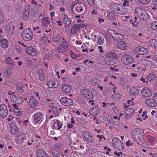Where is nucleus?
<instances>
[{"instance_id":"obj_54","label":"nucleus","mask_w":157,"mask_h":157,"mask_svg":"<svg viewBox=\"0 0 157 157\" xmlns=\"http://www.w3.org/2000/svg\"><path fill=\"white\" fill-rule=\"evenodd\" d=\"M88 2L91 6H92L94 5V0H87Z\"/></svg>"},{"instance_id":"obj_6","label":"nucleus","mask_w":157,"mask_h":157,"mask_svg":"<svg viewBox=\"0 0 157 157\" xmlns=\"http://www.w3.org/2000/svg\"><path fill=\"white\" fill-rule=\"evenodd\" d=\"M86 26V25L81 23L78 24H75L73 25L70 31V33L71 35L75 34L77 31L82 28H84Z\"/></svg>"},{"instance_id":"obj_16","label":"nucleus","mask_w":157,"mask_h":157,"mask_svg":"<svg viewBox=\"0 0 157 157\" xmlns=\"http://www.w3.org/2000/svg\"><path fill=\"white\" fill-rule=\"evenodd\" d=\"M145 103L146 105L150 107H155L157 105L156 100L153 98L146 100Z\"/></svg>"},{"instance_id":"obj_7","label":"nucleus","mask_w":157,"mask_h":157,"mask_svg":"<svg viewBox=\"0 0 157 157\" xmlns=\"http://www.w3.org/2000/svg\"><path fill=\"white\" fill-rule=\"evenodd\" d=\"M122 62L124 64L128 65L134 62V59L132 57L128 55H123L121 58Z\"/></svg>"},{"instance_id":"obj_10","label":"nucleus","mask_w":157,"mask_h":157,"mask_svg":"<svg viewBox=\"0 0 157 157\" xmlns=\"http://www.w3.org/2000/svg\"><path fill=\"white\" fill-rule=\"evenodd\" d=\"M8 109L6 105L5 104L0 105V116L2 117H5L7 115Z\"/></svg>"},{"instance_id":"obj_38","label":"nucleus","mask_w":157,"mask_h":157,"mask_svg":"<svg viewBox=\"0 0 157 157\" xmlns=\"http://www.w3.org/2000/svg\"><path fill=\"white\" fill-rule=\"evenodd\" d=\"M156 78V75L153 73H151L146 77L147 79L149 81H153Z\"/></svg>"},{"instance_id":"obj_60","label":"nucleus","mask_w":157,"mask_h":157,"mask_svg":"<svg viewBox=\"0 0 157 157\" xmlns=\"http://www.w3.org/2000/svg\"><path fill=\"white\" fill-rule=\"evenodd\" d=\"M74 125V124L69 123L67 125V128H68L70 129L72 128Z\"/></svg>"},{"instance_id":"obj_63","label":"nucleus","mask_w":157,"mask_h":157,"mask_svg":"<svg viewBox=\"0 0 157 157\" xmlns=\"http://www.w3.org/2000/svg\"><path fill=\"white\" fill-rule=\"evenodd\" d=\"M98 49L99 50V51L100 52H103L104 51L102 50V47L101 46H99L98 47Z\"/></svg>"},{"instance_id":"obj_51","label":"nucleus","mask_w":157,"mask_h":157,"mask_svg":"<svg viewBox=\"0 0 157 157\" xmlns=\"http://www.w3.org/2000/svg\"><path fill=\"white\" fill-rule=\"evenodd\" d=\"M140 2L143 4H147L149 3L150 0H139Z\"/></svg>"},{"instance_id":"obj_45","label":"nucleus","mask_w":157,"mask_h":157,"mask_svg":"<svg viewBox=\"0 0 157 157\" xmlns=\"http://www.w3.org/2000/svg\"><path fill=\"white\" fill-rule=\"evenodd\" d=\"M60 36L58 35H54L53 36V40L55 42L58 43L60 39Z\"/></svg>"},{"instance_id":"obj_61","label":"nucleus","mask_w":157,"mask_h":157,"mask_svg":"<svg viewBox=\"0 0 157 157\" xmlns=\"http://www.w3.org/2000/svg\"><path fill=\"white\" fill-rule=\"evenodd\" d=\"M123 5L124 6H129V3L126 0L123 3Z\"/></svg>"},{"instance_id":"obj_34","label":"nucleus","mask_w":157,"mask_h":157,"mask_svg":"<svg viewBox=\"0 0 157 157\" xmlns=\"http://www.w3.org/2000/svg\"><path fill=\"white\" fill-rule=\"evenodd\" d=\"M106 56L108 58L112 59H117L118 57L117 55L113 52H107L106 54Z\"/></svg>"},{"instance_id":"obj_9","label":"nucleus","mask_w":157,"mask_h":157,"mask_svg":"<svg viewBox=\"0 0 157 157\" xmlns=\"http://www.w3.org/2000/svg\"><path fill=\"white\" fill-rule=\"evenodd\" d=\"M142 95L146 97H148L152 95V93L151 90L147 87H145L141 90Z\"/></svg>"},{"instance_id":"obj_2","label":"nucleus","mask_w":157,"mask_h":157,"mask_svg":"<svg viewBox=\"0 0 157 157\" xmlns=\"http://www.w3.org/2000/svg\"><path fill=\"white\" fill-rule=\"evenodd\" d=\"M109 8L112 11L120 14H124L127 11L126 8H121V5L116 3H111L109 6Z\"/></svg>"},{"instance_id":"obj_47","label":"nucleus","mask_w":157,"mask_h":157,"mask_svg":"<svg viewBox=\"0 0 157 157\" xmlns=\"http://www.w3.org/2000/svg\"><path fill=\"white\" fill-rule=\"evenodd\" d=\"M80 1H74L71 4L70 7L71 9H73L74 7L75 6H76L79 3Z\"/></svg>"},{"instance_id":"obj_32","label":"nucleus","mask_w":157,"mask_h":157,"mask_svg":"<svg viewBox=\"0 0 157 157\" xmlns=\"http://www.w3.org/2000/svg\"><path fill=\"white\" fill-rule=\"evenodd\" d=\"M48 18H43L41 20V24L42 26L45 27H47L50 23V21Z\"/></svg>"},{"instance_id":"obj_58","label":"nucleus","mask_w":157,"mask_h":157,"mask_svg":"<svg viewBox=\"0 0 157 157\" xmlns=\"http://www.w3.org/2000/svg\"><path fill=\"white\" fill-rule=\"evenodd\" d=\"M114 154L116 155L117 156L119 157L121 155H122L123 154V153L121 152L117 153V151H115L114 152Z\"/></svg>"},{"instance_id":"obj_48","label":"nucleus","mask_w":157,"mask_h":157,"mask_svg":"<svg viewBox=\"0 0 157 157\" xmlns=\"http://www.w3.org/2000/svg\"><path fill=\"white\" fill-rule=\"evenodd\" d=\"M13 111L14 114L18 116L21 115V112L20 110L18 109H13Z\"/></svg>"},{"instance_id":"obj_28","label":"nucleus","mask_w":157,"mask_h":157,"mask_svg":"<svg viewBox=\"0 0 157 157\" xmlns=\"http://www.w3.org/2000/svg\"><path fill=\"white\" fill-rule=\"evenodd\" d=\"M37 73L39 76V79L40 80L43 81L45 79V75L43 71L40 69L37 70Z\"/></svg>"},{"instance_id":"obj_24","label":"nucleus","mask_w":157,"mask_h":157,"mask_svg":"<svg viewBox=\"0 0 157 157\" xmlns=\"http://www.w3.org/2000/svg\"><path fill=\"white\" fill-rule=\"evenodd\" d=\"M37 157H48L45 152L42 149H39L37 150L36 152Z\"/></svg>"},{"instance_id":"obj_15","label":"nucleus","mask_w":157,"mask_h":157,"mask_svg":"<svg viewBox=\"0 0 157 157\" xmlns=\"http://www.w3.org/2000/svg\"><path fill=\"white\" fill-rule=\"evenodd\" d=\"M38 104V101L35 99L33 97L31 96L29 102V105L30 108L32 109H34L37 106Z\"/></svg>"},{"instance_id":"obj_41","label":"nucleus","mask_w":157,"mask_h":157,"mask_svg":"<svg viewBox=\"0 0 157 157\" xmlns=\"http://www.w3.org/2000/svg\"><path fill=\"white\" fill-rule=\"evenodd\" d=\"M121 95L119 94L116 93L112 95V98L115 100H119L121 98Z\"/></svg>"},{"instance_id":"obj_37","label":"nucleus","mask_w":157,"mask_h":157,"mask_svg":"<svg viewBox=\"0 0 157 157\" xmlns=\"http://www.w3.org/2000/svg\"><path fill=\"white\" fill-rule=\"evenodd\" d=\"M104 39L102 36H98L97 39V43L99 45H103L104 43Z\"/></svg>"},{"instance_id":"obj_31","label":"nucleus","mask_w":157,"mask_h":157,"mask_svg":"<svg viewBox=\"0 0 157 157\" xmlns=\"http://www.w3.org/2000/svg\"><path fill=\"white\" fill-rule=\"evenodd\" d=\"M75 11L78 13L82 12L83 11V5L80 4L79 3L75 7Z\"/></svg>"},{"instance_id":"obj_39","label":"nucleus","mask_w":157,"mask_h":157,"mask_svg":"<svg viewBox=\"0 0 157 157\" xmlns=\"http://www.w3.org/2000/svg\"><path fill=\"white\" fill-rule=\"evenodd\" d=\"M107 17V18L110 20H113L115 19V14L113 12H109Z\"/></svg>"},{"instance_id":"obj_55","label":"nucleus","mask_w":157,"mask_h":157,"mask_svg":"<svg viewBox=\"0 0 157 157\" xmlns=\"http://www.w3.org/2000/svg\"><path fill=\"white\" fill-rule=\"evenodd\" d=\"M11 30V29L9 26H6L5 28V31L8 34Z\"/></svg>"},{"instance_id":"obj_20","label":"nucleus","mask_w":157,"mask_h":157,"mask_svg":"<svg viewBox=\"0 0 157 157\" xmlns=\"http://www.w3.org/2000/svg\"><path fill=\"white\" fill-rule=\"evenodd\" d=\"M43 117V114L40 112H37L34 115V121L35 123H37L39 121L41 118Z\"/></svg>"},{"instance_id":"obj_36","label":"nucleus","mask_w":157,"mask_h":157,"mask_svg":"<svg viewBox=\"0 0 157 157\" xmlns=\"http://www.w3.org/2000/svg\"><path fill=\"white\" fill-rule=\"evenodd\" d=\"M134 112V111L133 109L132 108H128L126 110L125 116L126 117H128L131 115Z\"/></svg>"},{"instance_id":"obj_3","label":"nucleus","mask_w":157,"mask_h":157,"mask_svg":"<svg viewBox=\"0 0 157 157\" xmlns=\"http://www.w3.org/2000/svg\"><path fill=\"white\" fill-rule=\"evenodd\" d=\"M135 13L140 19L144 21H147L149 18V15L147 12L141 8H136L135 9Z\"/></svg>"},{"instance_id":"obj_27","label":"nucleus","mask_w":157,"mask_h":157,"mask_svg":"<svg viewBox=\"0 0 157 157\" xmlns=\"http://www.w3.org/2000/svg\"><path fill=\"white\" fill-rule=\"evenodd\" d=\"M99 112V109L96 107H94L90 110V113L92 116L96 115Z\"/></svg>"},{"instance_id":"obj_8","label":"nucleus","mask_w":157,"mask_h":157,"mask_svg":"<svg viewBox=\"0 0 157 157\" xmlns=\"http://www.w3.org/2000/svg\"><path fill=\"white\" fill-rule=\"evenodd\" d=\"M68 50V44L66 40L63 38V41L58 48V51L59 52H63Z\"/></svg>"},{"instance_id":"obj_42","label":"nucleus","mask_w":157,"mask_h":157,"mask_svg":"<svg viewBox=\"0 0 157 157\" xmlns=\"http://www.w3.org/2000/svg\"><path fill=\"white\" fill-rule=\"evenodd\" d=\"M16 88L17 90L19 92H21L23 91L24 89L22 84L18 83L16 85Z\"/></svg>"},{"instance_id":"obj_19","label":"nucleus","mask_w":157,"mask_h":157,"mask_svg":"<svg viewBox=\"0 0 157 157\" xmlns=\"http://www.w3.org/2000/svg\"><path fill=\"white\" fill-rule=\"evenodd\" d=\"M111 33L113 37L115 40H123L124 37L122 35L118 33H117L114 31H111Z\"/></svg>"},{"instance_id":"obj_5","label":"nucleus","mask_w":157,"mask_h":157,"mask_svg":"<svg viewBox=\"0 0 157 157\" xmlns=\"http://www.w3.org/2000/svg\"><path fill=\"white\" fill-rule=\"evenodd\" d=\"M112 143L113 147L116 149H124L123 144L119 139L116 138H113L112 139Z\"/></svg>"},{"instance_id":"obj_40","label":"nucleus","mask_w":157,"mask_h":157,"mask_svg":"<svg viewBox=\"0 0 157 157\" xmlns=\"http://www.w3.org/2000/svg\"><path fill=\"white\" fill-rule=\"evenodd\" d=\"M47 84L48 87L50 88H57L59 86V84H55V82H48L47 83Z\"/></svg>"},{"instance_id":"obj_49","label":"nucleus","mask_w":157,"mask_h":157,"mask_svg":"<svg viewBox=\"0 0 157 157\" xmlns=\"http://www.w3.org/2000/svg\"><path fill=\"white\" fill-rule=\"evenodd\" d=\"M12 72V69L11 68H7L6 70V74L10 76Z\"/></svg>"},{"instance_id":"obj_18","label":"nucleus","mask_w":157,"mask_h":157,"mask_svg":"<svg viewBox=\"0 0 157 157\" xmlns=\"http://www.w3.org/2000/svg\"><path fill=\"white\" fill-rule=\"evenodd\" d=\"M10 132L12 134H17L18 129L17 126L13 123H11L10 124Z\"/></svg>"},{"instance_id":"obj_62","label":"nucleus","mask_w":157,"mask_h":157,"mask_svg":"<svg viewBox=\"0 0 157 157\" xmlns=\"http://www.w3.org/2000/svg\"><path fill=\"white\" fill-rule=\"evenodd\" d=\"M33 95L35 96H36V97H37L39 99L40 98L39 97V94L36 92H35L33 93Z\"/></svg>"},{"instance_id":"obj_53","label":"nucleus","mask_w":157,"mask_h":157,"mask_svg":"<svg viewBox=\"0 0 157 157\" xmlns=\"http://www.w3.org/2000/svg\"><path fill=\"white\" fill-rule=\"evenodd\" d=\"M52 111L54 115H56L58 114V110L56 107H53L52 108Z\"/></svg>"},{"instance_id":"obj_44","label":"nucleus","mask_w":157,"mask_h":157,"mask_svg":"<svg viewBox=\"0 0 157 157\" xmlns=\"http://www.w3.org/2000/svg\"><path fill=\"white\" fill-rule=\"evenodd\" d=\"M151 28L154 30H157V22H154L151 23Z\"/></svg>"},{"instance_id":"obj_1","label":"nucleus","mask_w":157,"mask_h":157,"mask_svg":"<svg viewBox=\"0 0 157 157\" xmlns=\"http://www.w3.org/2000/svg\"><path fill=\"white\" fill-rule=\"evenodd\" d=\"M142 131L138 128H135L132 132L133 137L138 143L142 146L145 147L146 145L145 141L142 135Z\"/></svg>"},{"instance_id":"obj_57","label":"nucleus","mask_w":157,"mask_h":157,"mask_svg":"<svg viewBox=\"0 0 157 157\" xmlns=\"http://www.w3.org/2000/svg\"><path fill=\"white\" fill-rule=\"evenodd\" d=\"M126 145L128 146H132L133 145V144L132 143H131L130 140H128V141L126 142Z\"/></svg>"},{"instance_id":"obj_17","label":"nucleus","mask_w":157,"mask_h":157,"mask_svg":"<svg viewBox=\"0 0 157 157\" xmlns=\"http://www.w3.org/2000/svg\"><path fill=\"white\" fill-rule=\"evenodd\" d=\"M26 51L29 55L35 56L37 55L36 49L31 47H27Z\"/></svg>"},{"instance_id":"obj_35","label":"nucleus","mask_w":157,"mask_h":157,"mask_svg":"<svg viewBox=\"0 0 157 157\" xmlns=\"http://www.w3.org/2000/svg\"><path fill=\"white\" fill-rule=\"evenodd\" d=\"M149 43L150 46L155 48H157V40H151L149 41Z\"/></svg>"},{"instance_id":"obj_33","label":"nucleus","mask_w":157,"mask_h":157,"mask_svg":"<svg viewBox=\"0 0 157 157\" xmlns=\"http://www.w3.org/2000/svg\"><path fill=\"white\" fill-rule=\"evenodd\" d=\"M139 90L136 87H132L129 90V92L132 95H136L139 93Z\"/></svg>"},{"instance_id":"obj_22","label":"nucleus","mask_w":157,"mask_h":157,"mask_svg":"<svg viewBox=\"0 0 157 157\" xmlns=\"http://www.w3.org/2000/svg\"><path fill=\"white\" fill-rule=\"evenodd\" d=\"M30 6L29 5H27L25 7V11L24 12L22 19L24 20H26L27 19L29 14V12L30 11Z\"/></svg>"},{"instance_id":"obj_14","label":"nucleus","mask_w":157,"mask_h":157,"mask_svg":"<svg viewBox=\"0 0 157 157\" xmlns=\"http://www.w3.org/2000/svg\"><path fill=\"white\" fill-rule=\"evenodd\" d=\"M82 135L85 140L89 143H92L93 141L91 134L90 132L85 131L82 134Z\"/></svg>"},{"instance_id":"obj_56","label":"nucleus","mask_w":157,"mask_h":157,"mask_svg":"<svg viewBox=\"0 0 157 157\" xmlns=\"http://www.w3.org/2000/svg\"><path fill=\"white\" fill-rule=\"evenodd\" d=\"M68 154V151L66 149H65L64 151V152L62 154H61V156L63 157L64 156H65L66 155H67Z\"/></svg>"},{"instance_id":"obj_64","label":"nucleus","mask_w":157,"mask_h":157,"mask_svg":"<svg viewBox=\"0 0 157 157\" xmlns=\"http://www.w3.org/2000/svg\"><path fill=\"white\" fill-rule=\"evenodd\" d=\"M138 24V22H137L136 21H134V22H132V24L134 26H137Z\"/></svg>"},{"instance_id":"obj_59","label":"nucleus","mask_w":157,"mask_h":157,"mask_svg":"<svg viewBox=\"0 0 157 157\" xmlns=\"http://www.w3.org/2000/svg\"><path fill=\"white\" fill-rule=\"evenodd\" d=\"M43 39L44 41L45 42L48 39V37L47 36V34L44 35L43 36Z\"/></svg>"},{"instance_id":"obj_50","label":"nucleus","mask_w":157,"mask_h":157,"mask_svg":"<svg viewBox=\"0 0 157 157\" xmlns=\"http://www.w3.org/2000/svg\"><path fill=\"white\" fill-rule=\"evenodd\" d=\"M147 138L149 141L151 143L153 142L154 140V138L152 136H147Z\"/></svg>"},{"instance_id":"obj_12","label":"nucleus","mask_w":157,"mask_h":157,"mask_svg":"<svg viewBox=\"0 0 157 157\" xmlns=\"http://www.w3.org/2000/svg\"><path fill=\"white\" fill-rule=\"evenodd\" d=\"M134 51L135 52L137 53L140 55L146 54L147 52V49L142 46H138L135 48Z\"/></svg>"},{"instance_id":"obj_13","label":"nucleus","mask_w":157,"mask_h":157,"mask_svg":"<svg viewBox=\"0 0 157 157\" xmlns=\"http://www.w3.org/2000/svg\"><path fill=\"white\" fill-rule=\"evenodd\" d=\"M81 93L82 95L86 98L92 99L93 98L94 96L92 93L86 89H82Z\"/></svg>"},{"instance_id":"obj_11","label":"nucleus","mask_w":157,"mask_h":157,"mask_svg":"<svg viewBox=\"0 0 157 157\" xmlns=\"http://www.w3.org/2000/svg\"><path fill=\"white\" fill-rule=\"evenodd\" d=\"M60 101L62 104L65 106H69L73 104V101L72 100L64 97L61 98Z\"/></svg>"},{"instance_id":"obj_25","label":"nucleus","mask_w":157,"mask_h":157,"mask_svg":"<svg viewBox=\"0 0 157 157\" xmlns=\"http://www.w3.org/2000/svg\"><path fill=\"white\" fill-rule=\"evenodd\" d=\"M118 48L123 50H125L128 48V46L124 41H120L117 44Z\"/></svg>"},{"instance_id":"obj_4","label":"nucleus","mask_w":157,"mask_h":157,"mask_svg":"<svg viewBox=\"0 0 157 157\" xmlns=\"http://www.w3.org/2000/svg\"><path fill=\"white\" fill-rule=\"evenodd\" d=\"M33 36V34L29 29H26L21 34L22 39L25 41L31 40Z\"/></svg>"},{"instance_id":"obj_26","label":"nucleus","mask_w":157,"mask_h":157,"mask_svg":"<svg viewBox=\"0 0 157 157\" xmlns=\"http://www.w3.org/2000/svg\"><path fill=\"white\" fill-rule=\"evenodd\" d=\"M71 86L68 84L65 83L62 86V90L63 92L68 93L71 91Z\"/></svg>"},{"instance_id":"obj_52","label":"nucleus","mask_w":157,"mask_h":157,"mask_svg":"<svg viewBox=\"0 0 157 157\" xmlns=\"http://www.w3.org/2000/svg\"><path fill=\"white\" fill-rule=\"evenodd\" d=\"M4 19L3 15L1 12H0V24H2L4 21Z\"/></svg>"},{"instance_id":"obj_21","label":"nucleus","mask_w":157,"mask_h":157,"mask_svg":"<svg viewBox=\"0 0 157 157\" xmlns=\"http://www.w3.org/2000/svg\"><path fill=\"white\" fill-rule=\"evenodd\" d=\"M53 129L59 130L62 127L61 123L58 120H55L53 121Z\"/></svg>"},{"instance_id":"obj_23","label":"nucleus","mask_w":157,"mask_h":157,"mask_svg":"<svg viewBox=\"0 0 157 157\" xmlns=\"http://www.w3.org/2000/svg\"><path fill=\"white\" fill-rule=\"evenodd\" d=\"M11 100L17 104H21L22 102V100L20 98L16 96L12 95L10 97Z\"/></svg>"},{"instance_id":"obj_30","label":"nucleus","mask_w":157,"mask_h":157,"mask_svg":"<svg viewBox=\"0 0 157 157\" xmlns=\"http://www.w3.org/2000/svg\"><path fill=\"white\" fill-rule=\"evenodd\" d=\"M1 45L2 47L4 48H6L8 45V40L4 38H2L1 40Z\"/></svg>"},{"instance_id":"obj_46","label":"nucleus","mask_w":157,"mask_h":157,"mask_svg":"<svg viewBox=\"0 0 157 157\" xmlns=\"http://www.w3.org/2000/svg\"><path fill=\"white\" fill-rule=\"evenodd\" d=\"M15 140L16 143H20L22 142L23 139L20 136H17L15 137Z\"/></svg>"},{"instance_id":"obj_43","label":"nucleus","mask_w":157,"mask_h":157,"mask_svg":"<svg viewBox=\"0 0 157 157\" xmlns=\"http://www.w3.org/2000/svg\"><path fill=\"white\" fill-rule=\"evenodd\" d=\"M6 62L7 63L12 65H14V63L13 62V59L10 57H8L6 59Z\"/></svg>"},{"instance_id":"obj_29","label":"nucleus","mask_w":157,"mask_h":157,"mask_svg":"<svg viewBox=\"0 0 157 157\" xmlns=\"http://www.w3.org/2000/svg\"><path fill=\"white\" fill-rule=\"evenodd\" d=\"M63 21L65 24V27H67L71 23V20L70 18L68 17L67 15H64L63 17Z\"/></svg>"}]
</instances>
